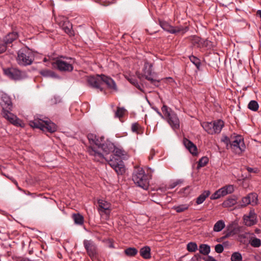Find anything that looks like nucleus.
<instances>
[{
    "label": "nucleus",
    "instance_id": "nucleus-24",
    "mask_svg": "<svg viewBox=\"0 0 261 261\" xmlns=\"http://www.w3.org/2000/svg\"><path fill=\"white\" fill-rule=\"evenodd\" d=\"M105 142L104 141V137H97V138L95 140V141L93 144L92 146L91 147L89 148L88 151L89 152V150H91L92 148L95 149L96 151H99V149L100 148V147L102 146V145Z\"/></svg>",
    "mask_w": 261,
    "mask_h": 261
},
{
    "label": "nucleus",
    "instance_id": "nucleus-35",
    "mask_svg": "<svg viewBox=\"0 0 261 261\" xmlns=\"http://www.w3.org/2000/svg\"><path fill=\"white\" fill-rule=\"evenodd\" d=\"M125 254L128 256H134L137 253L138 250L134 247H129L124 250Z\"/></svg>",
    "mask_w": 261,
    "mask_h": 261
},
{
    "label": "nucleus",
    "instance_id": "nucleus-60",
    "mask_svg": "<svg viewBox=\"0 0 261 261\" xmlns=\"http://www.w3.org/2000/svg\"><path fill=\"white\" fill-rule=\"evenodd\" d=\"M12 181L13 182V183L17 186H18V183L14 179H12V178H10Z\"/></svg>",
    "mask_w": 261,
    "mask_h": 261
},
{
    "label": "nucleus",
    "instance_id": "nucleus-51",
    "mask_svg": "<svg viewBox=\"0 0 261 261\" xmlns=\"http://www.w3.org/2000/svg\"><path fill=\"white\" fill-rule=\"evenodd\" d=\"M246 170L249 173H257L259 172V170L257 168H251L249 167H246Z\"/></svg>",
    "mask_w": 261,
    "mask_h": 261
},
{
    "label": "nucleus",
    "instance_id": "nucleus-49",
    "mask_svg": "<svg viewBox=\"0 0 261 261\" xmlns=\"http://www.w3.org/2000/svg\"><path fill=\"white\" fill-rule=\"evenodd\" d=\"M215 250L217 253H220L223 252L224 247L222 244H219L215 246Z\"/></svg>",
    "mask_w": 261,
    "mask_h": 261
},
{
    "label": "nucleus",
    "instance_id": "nucleus-23",
    "mask_svg": "<svg viewBox=\"0 0 261 261\" xmlns=\"http://www.w3.org/2000/svg\"><path fill=\"white\" fill-rule=\"evenodd\" d=\"M114 148V144L110 142H108L107 143L104 142L99 150H102L107 155L112 152Z\"/></svg>",
    "mask_w": 261,
    "mask_h": 261
},
{
    "label": "nucleus",
    "instance_id": "nucleus-31",
    "mask_svg": "<svg viewBox=\"0 0 261 261\" xmlns=\"http://www.w3.org/2000/svg\"><path fill=\"white\" fill-rule=\"evenodd\" d=\"M190 205L188 204H182L178 205H174L172 207V209L175 210L177 213H182L187 210Z\"/></svg>",
    "mask_w": 261,
    "mask_h": 261
},
{
    "label": "nucleus",
    "instance_id": "nucleus-6",
    "mask_svg": "<svg viewBox=\"0 0 261 261\" xmlns=\"http://www.w3.org/2000/svg\"><path fill=\"white\" fill-rule=\"evenodd\" d=\"M203 129L209 134H219L224 126V122L218 120L211 122H203L201 123Z\"/></svg>",
    "mask_w": 261,
    "mask_h": 261
},
{
    "label": "nucleus",
    "instance_id": "nucleus-44",
    "mask_svg": "<svg viewBox=\"0 0 261 261\" xmlns=\"http://www.w3.org/2000/svg\"><path fill=\"white\" fill-rule=\"evenodd\" d=\"M125 112V110L123 108H118L115 112V116L116 117H122Z\"/></svg>",
    "mask_w": 261,
    "mask_h": 261
},
{
    "label": "nucleus",
    "instance_id": "nucleus-27",
    "mask_svg": "<svg viewBox=\"0 0 261 261\" xmlns=\"http://www.w3.org/2000/svg\"><path fill=\"white\" fill-rule=\"evenodd\" d=\"M237 197L235 196H232L229 197V211L236 208H240V204L238 203Z\"/></svg>",
    "mask_w": 261,
    "mask_h": 261
},
{
    "label": "nucleus",
    "instance_id": "nucleus-63",
    "mask_svg": "<svg viewBox=\"0 0 261 261\" xmlns=\"http://www.w3.org/2000/svg\"><path fill=\"white\" fill-rule=\"evenodd\" d=\"M189 188H190V187H186V188H184V191H186V190H187L189 189Z\"/></svg>",
    "mask_w": 261,
    "mask_h": 261
},
{
    "label": "nucleus",
    "instance_id": "nucleus-5",
    "mask_svg": "<svg viewBox=\"0 0 261 261\" xmlns=\"http://www.w3.org/2000/svg\"><path fill=\"white\" fill-rule=\"evenodd\" d=\"M74 60L71 58L61 57L52 63L54 68L61 72H71L73 69Z\"/></svg>",
    "mask_w": 261,
    "mask_h": 261
},
{
    "label": "nucleus",
    "instance_id": "nucleus-14",
    "mask_svg": "<svg viewBox=\"0 0 261 261\" xmlns=\"http://www.w3.org/2000/svg\"><path fill=\"white\" fill-rule=\"evenodd\" d=\"M0 105L3 111L11 110L12 102L10 97L6 93L0 94Z\"/></svg>",
    "mask_w": 261,
    "mask_h": 261
},
{
    "label": "nucleus",
    "instance_id": "nucleus-45",
    "mask_svg": "<svg viewBox=\"0 0 261 261\" xmlns=\"http://www.w3.org/2000/svg\"><path fill=\"white\" fill-rule=\"evenodd\" d=\"M249 233H245L241 234H240L238 236V240L239 241H240L241 243L243 244H246L247 243V241L246 239L247 238V236Z\"/></svg>",
    "mask_w": 261,
    "mask_h": 261
},
{
    "label": "nucleus",
    "instance_id": "nucleus-48",
    "mask_svg": "<svg viewBox=\"0 0 261 261\" xmlns=\"http://www.w3.org/2000/svg\"><path fill=\"white\" fill-rule=\"evenodd\" d=\"M128 81L131 84L135 85L138 89H141L140 86L139 85L137 79L134 77H130L128 79Z\"/></svg>",
    "mask_w": 261,
    "mask_h": 261
},
{
    "label": "nucleus",
    "instance_id": "nucleus-37",
    "mask_svg": "<svg viewBox=\"0 0 261 261\" xmlns=\"http://www.w3.org/2000/svg\"><path fill=\"white\" fill-rule=\"evenodd\" d=\"M190 60L191 62L195 65L196 68L197 69H199L200 65H201V62L200 60L197 58V57L194 56H190L189 57Z\"/></svg>",
    "mask_w": 261,
    "mask_h": 261
},
{
    "label": "nucleus",
    "instance_id": "nucleus-11",
    "mask_svg": "<svg viewBox=\"0 0 261 261\" xmlns=\"http://www.w3.org/2000/svg\"><path fill=\"white\" fill-rule=\"evenodd\" d=\"M9 110H10L3 111V116L13 125L17 126L23 127L24 125L22 123L21 120L18 118L16 115L11 113Z\"/></svg>",
    "mask_w": 261,
    "mask_h": 261
},
{
    "label": "nucleus",
    "instance_id": "nucleus-61",
    "mask_svg": "<svg viewBox=\"0 0 261 261\" xmlns=\"http://www.w3.org/2000/svg\"><path fill=\"white\" fill-rule=\"evenodd\" d=\"M199 256V254H196V255H195L194 257L192 258V259L194 260L195 258H196V259H198Z\"/></svg>",
    "mask_w": 261,
    "mask_h": 261
},
{
    "label": "nucleus",
    "instance_id": "nucleus-32",
    "mask_svg": "<svg viewBox=\"0 0 261 261\" xmlns=\"http://www.w3.org/2000/svg\"><path fill=\"white\" fill-rule=\"evenodd\" d=\"M225 227V223L223 220H219L214 225L213 230L215 232L221 231Z\"/></svg>",
    "mask_w": 261,
    "mask_h": 261
},
{
    "label": "nucleus",
    "instance_id": "nucleus-64",
    "mask_svg": "<svg viewBox=\"0 0 261 261\" xmlns=\"http://www.w3.org/2000/svg\"><path fill=\"white\" fill-rule=\"evenodd\" d=\"M223 204L224 205H226L227 204V201H225V202L223 203Z\"/></svg>",
    "mask_w": 261,
    "mask_h": 261
},
{
    "label": "nucleus",
    "instance_id": "nucleus-53",
    "mask_svg": "<svg viewBox=\"0 0 261 261\" xmlns=\"http://www.w3.org/2000/svg\"><path fill=\"white\" fill-rule=\"evenodd\" d=\"M139 125L137 123H133L132 125V130L133 132H137L139 128Z\"/></svg>",
    "mask_w": 261,
    "mask_h": 261
},
{
    "label": "nucleus",
    "instance_id": "nucleus-42",
    "mask_svg": "<svg viewBox=\"0 0 261 261\" xmlns=\"http://www.w3.org/2000/svg\"><path fill=\"white\" fill-rule=\"evenodd\" d=\"M242 256L240 253L236 252L232 254L231 261H242Z\"/></svg>",
    "mask_w": 261,
    "mask_h": 261
},
{
    "label": "nucleus",
    "instance_id": "nucleus-15",
    "mask_svg": "<svg viewBox=\"0 0 261 261\" xmlns=\"http://www.w3.org/2000/svg\"><path fill=\"white\" fill-rule=\"evenodd\" d=\"M167 121L171 127V128L175 130L179 128L180 122L177 114L173 112L170 116L166 118Z\"/></svg>",
    "mask_w": 261,
    "mask_h": 261
},
{
    "label": "nucleus",
    "instance_id": "nucleus-58",
    "mask_svg": "<svg viewBox=\"0 0 261 261\" xmlns=\"http://www.w3.org/2000/svg\"><path fill=\"white\" fill-rule=\"evenodd\" d=\"M20 261H33L28 258H23L20 260Z\"/></svg>",
    "mask_w": 261,
    "mask_h": 261
},
{
    "label": "nucleus",
    "instance_id": "nucleus-13",
    "mask_svg": "<svg viewBox=\"0 0 261 261\" xmlns=\"http://www.w3.org/2000/svg\"><path fill=\"white\" fill-rule=\"evenodd\" d=\"M101 75H96L95 76H89L87 77V81L89 85L93 88L99 89L101 91L103 89L101 87Z\"/></svg>",
    "mask_w": 261,
    "mask_h": 261
},
{
    "label": "nucleus",
    "instance_id": "nucleus-54",
    "mask_svg": "<svg viewBox=\"0 0 261 261\" xmlns=\"http://www.w3.org/2000/svg\"><path fill=\"white\" fill-rule=\"evenodd\" d=\"M221 141L224 142L225 144L226 147L228 145V138L226 136H224L222 137L221 139Z\"/></svg>",
    "mask_w": 261,
    "mask_h": 261
},
{
    "label": "nucleus",
    "instance_id": "nucleus-2",
    "mask_svg": "<svg viewBox=\"0 0 261 261\" xmlns=\"http://www.w3.org/2000/svg\"><path fill=\"white\" fill-rule=\"evenodd\" d=\"M29 125L33 128H39L43 131L54 133L57 129L56 124L48 118L44 120L38 117H35L34 120L29 121Z\"/></svg>",
    "mask_w": 261,
    "mask_h": 261
},
{
    "label": "nucleus",
    "instance_id": "nucleus-36",
    "mask_svg": "<svg viewBox=\"0 0 261 261\" xmlns=\"http://www.w3.org/2000/svg\"><path fill=\"white\" fill-rule=\"evenodd\" d=\"M248 108L250 110L255 112L258 110L259 106L256 101L251 100L248 103Z\"/></svg>",
    "mask_w": 261,
    "mask_h": 261
},
{
    "label": "nucleus",
    "instance_id": "nucleus-47",
    "mask_svg": "<svg viewBox=\"0 0 261 261\" xmlns=\"http://www.w3.org/2000/svg\"><path fill=\"white\" fill-rule=\"evenodd\" d=\"M97 137L98 136L93 134H89L88 135L87 138L91 145H93Z\"/></svg>",
    "mask_w": 261,
    "mask_h": 261
},
{
    "label": "nucleus",
    "instance_id": "nucleus-17",
    "mask_svg": "<svg viewBox=\"0 0 261 261\" xmlns=\"http://www.w3.org/2000/svg\"><path fill=\"white\" fill-rule=\"evenodd\" d=\"M244 222L245 224L248 226H252L256 223V215L253 210H251L248 215H244Z\"/></svg>",
    "mask_w": 261,
    "mask_h": 261
},
{
    "label": "nucleus",
    "instance_id": "nucleus-59",
    "mask_svg": "<svg viewBox=\"0 0 261 261\" xmlns=\"http://www.w3.org/2000/svg\"><path fill=\"white\" fill-rule=\"evenodd\" d=\"M178 184L177 182L173 183L172 185H171V188H174L175 187H176Z\"/></svg>",
    "mask_w": 261,
    "mask_h": 261
},
{
    "label": "nucleus",
    "instance_id": "nucleus-9",
    "mask_svg": "<svg viewBox=\"0 0 261 261\" xmlns=\"http://www.w3.org/2000/svg\"><path fill=\"white\" fill-rule=\"evenodd\" d=\"M159 24L161 27L165 31H167L171 34H176L182 32L184 33L187 31V28L184 29L181 27H174L169 24L167 22L165 21H159Z\"/></svg>",
    "mask_w": 261,
    "mask_h": 261
},
{
    "label": "nucleus",
    "instance_id": "nucleus-40",
    "mask_svg": "<svg viewBox=\"0 0 261 261\" xmlns=\"http://www.w3.org/2000/svg\"><path fill=\"white\" fill-rule=\"evenodd\" d=\"M249 243L251 246L255 248H258L261 245L260 240L256 238L251 239Z\"/></svg>",
    "mask_w": 261,
    "mask_h": 261
},
{
    "label": "nucleus",
    "instance_id": "nucleus-62",
    "mask_svg": "<svg viewBox=\"0 0 261 261\" xmlns=\"http://www.w3.org/2000/svg\"><path fill=\"white\" fill-rule=\"evenodd\" d=\"M260 229H257V228H256V229L255 230V233H259V232H260Z\"/></svg>",
    "mask_w": 261,
    "mask_h": 261
},
{
    "label": "nucleus",
    "instance_id": "nucleus-43",
    "mask_svg": "<svg viewBox=\"0 0 261 261\" xmlns=\"http://www.w3.org/2000/svg\"><path fill=\"white\" fill-rule=\"evenodd\" d=\"M202 39L199 37L194 36L192 39V43L194 45H197L198 47H201V42H202Z\"/></svg>",
    "mask_w": 261,
    "mask_h": 261
},
{
    "label": "nucleus",
    "instance_id": "nucleus-50",
    "mask_svg": "<svg viewBox=\"0 0 261 261\" xmlns=\"http://www.w3.org/2000/svg\"><path fill=\"white\" fill-rule=\"evenodd\" d=\"M7 45L4 41H0V54L6 51Z\"/></svg>",
    "mask_w": 261,
    "mask_h": 261
},
{
    "label": "nucleus",
    "instance_id": "nucleus-10",
    "mask_svg": "<svg viewBox=\"0 0 261 261\" xmlns=\"http://www.w3.org/2000/svg\"><path fill=\"white\" fill-rule=\"evenodd\" d=\"M98 205V211L100 215L106 214L109 217L111 211V204L103 199H99L97 201Z\"/></svg>",
    "mask_w": 261,
    "mask_h": 261
},
{
    "label": "nucleus",
    "instance_id": "nucleus-33",
    "mask_svg": "<svg viewBox=\"0 0 261 261\" xmlns=\"http://www.w3.org/2000/svg\"><path fill=\"white\" fill-rule=\"evenodd\" d=\"M199 250L200 253L203 255H207L211 251L210 246L206 244H201L199 246Z\"/></svg>",
    "mask_w": 261,
    "mask_h": 261
},
{
    "label": "nucleus",
    "instance_id": "nucleus-8",
    "mask_svg": "<svg viewBox=\"0 0 261 261\" xmlns=\"http://www.w3.org/2000/svg\"><path fill=\"white\" fill-rule=\"evenodd\" d=\"M84 246L88 255L93 258L97 254V248L96 244L92 240H85L83 241Z\"/></svg>",
    "mask_w": 261,
    "mask_h": 261
},
{
    "label": "nucleus",
    "instance_id": "nucleus-28",
    "mask_svg": "<svg viewBox=\"0 0 261 261\" xmlns=\"http://www.w3.org/2000/svg\"><path fill=\"white\" fill-rule=\"evenodd\" d=\"M150 250L149 246L143 247L140 250V255L145 259H149L151 257Z\"/></svg>",
    "mask_w": 261,
    "mask_h": 261
},
{
    "label": "nucleus",
    "instance_id": "nucleus-16",
    "mask_svg": "<svg viewBox=\"0 0 261 261\" xmlns=\"http://www.w3.org/2000/svg\"><path fill=\"white\" fill-rule=\"evenodd\" d=\"M4 74L10 79L18 80L21 77L20 71L14 68H9L3 69Z\"/></svg>",
    "mask_w": 261,
    "mask_h": 261
},
{
    "label": "nucleus",
    "instance_id": "nucleus-46",
    "mask_svg": "<svg viewBox=\"0 0 261 261\" xmlns=\"http://www.w3.org/2000/svg\"><path fill=\"white\" fill-rule=\"evenodd\" d=\"M240 204V208L246 206L247 205L250 204V201L249 200L248 196L244 197L242 199Z\"/></svg>",
    "mask_w": 261,
    "mask_h": 261
},
{
    "label": "nucleus",
    "instance_id": "nucleus-21",
    "mask_svg": "<svg viewBox=\"0 0 261 261\" xmlns=\"http://www.w3.org/2000/svg\"><path fill=\"white\" fill-rule=\"evenodd\" d=\"M239 219L237 218L234 221L229 224V237L239 233L241 227L238 225Z\"/></svg>",
    "mask_w": 261,
    "mask_h": 261
},
{
    "label": "nucleus",
    "instance_id": "nucleus-3",
    "mask_svg": "<svg viewBox=\"0 0 261 261\" xmlns=\"http://www.w3.org/2000/svg\"><path fill=\"white\" fill-rule=\"evenodd\" d=\"M132 179L138 187L144 190L148 189L149 186V179L142 168H135L132 175Z\"/></svg>",
    "mask_w": 261,
    "mask_h": 261
},
{
    "label": "nucleus",
    "instance_id": "nucleus-18",
    "mask_svg": "<svg viewBox=\"0 0 261 261\" xmlns=\"http://www.w3.org/2000/svg\"><path fill=\"white\" fill-rule=\"evenodd\" d=\"M101 85L105 83L108 87V88L113 90L115 91H117V88L115 81L110 77L101 74Z\"/></svg>",
    "mask_w": 261,
    "mask_h": 261
},
{
    "label": "nucleus",
    "instance_id": "nucleus-55",
    "mask_svg": "<svg viewBox=\"0 0 261 261\" xmlns=\"http://www.w3.org/2000/svg\"><path fill=\"white\" fill-rule=\"evenodd\" d=\"M204 261H216V260L211 256H208L203 258Z\"/></svg>",
    "mask_w": 261,
    "mask_h": 261
},
{
    "label": "nucleus",
    "instance_id": "nucleus-12",
    "mask_svg": "<svg viewBox=\"0 0 261 261\" xmlns=\"http://www.w3.org/2000/svg\"><path fill=\"white\" fill-rule=\"evenodd\" d=\"M151 65L148 63H145L143 69V74L146 79L154 85L158 86L159 82L154 79L152 74Z\"/></svg>",
    "mask_w": 261,
    "mask_h": 261
},
{
    "label": "nucleus",
    "instance_id": "nucleus-26",
    "mask_svg": "<svg viewBox=\"0 0 261 261\" xmlns=\"http://www.w3.org/2000/svg\"><path fill=\"white\" fill-rule=\"evenodd\" d=\"M41 75L46 77H51L54 79H59L60 76L54 71L49 69H43L40 71Z\"/></svg>",
    "mask_w": 261,
    "mask_h": 261
},
{
    "label": "nucleus",
    "instance_id": "nucleus-56",
    "mask_svg": "<svg viewBox=\"0 0 261 261\" xmlns=\"http://www.w3.org/2000/svg\"><path fill=\"white\" fill-rule=\"evenodd\" d=\"M153 110L156 112V113L163 119H164V115L159 111V109L156 108H153Z\"/></svg>",
    "mask_w": 261,
    "mask_h": 261
},
{
    "label": "nucleus",
    "instance_id": "nucleus-7",
    "mask_svg": "<svg viewBox=\"0 0 261 261\" xmlns=\"http://www.w3.org/2000/svg\"><path fill=\"white\" fill-rule=\"evenodd\" d=\"M33 60L32 54L28 50L21 49L17 54V61L19 65L26 66L32 64Z\"/></svg>",
    "mask_w": 261,
    "mask_h": 261
},
{
    "label": "nucleus",
    "instance_id": "nucleus-30",
    "mask_svg": "<svg viewBox=\"0 0 261 261\" xmlns=\"http://www.w3.org/2000/svg\"><path fill=\"white\" fill-rule=\"evenodd\" d=\"M72 218L76 224L81 225L84 223V217L79 213L72 214Z\"/></svg>",
    "mask_w": 261,
    "mask_h": 261
},
{
    "label": "nucleus",
    "instance_id": "nucleus-52",
    "mask_svg": "<svg viewBox=\"0 0 261 261\" xmlns=\"http://www.w3.org/2000/svg\"><path fill=\"white\" fill-rule=\"evenodd\" d=\"M201 47H208L211 46L212 42L208 40H202V42H201Z\"/></svg>",
    "mask_w": 261,
    "mask_h": 261
},
{
    "label": "nucleus",
    "instance_id": "nucleus-38",
    "mask_svg": "<svg viewBox=\"0 0 261 261\" xmlns=\"http://www.w3.org/2000/svg\"><path fill=\"white\" fill-rule=\"evenodd\" d=\"M208 162V158L206 156L202 157L198 161L197 168L205 166Z\"/></svg>",
    "mask_w": 261,
    "mask_h": 261
},
{
    "label": "nucleus",
    "instance_id": "nucleus-39",
    "mask_svg": "<svg viewBox=\"0 0 261 261\" xmlns=\"http://www.w3.org/2000/svg\"><path fill=\"white\" fill-rule=\"evenodd\" d=\"M187 249L188 251L193 252L197 250L198 247L196 243L190 242L187 245Z\"/></svg>",
    "mask_w": 261,
    "mask_h": 261
},
{
    "label": "nucleus",
    "instance_id": "nucleus-41",
    "mask_svg": "<svg viewBox=\"0 0 261 261\" xmlns=\"http://www.w3.org/2000/svg\"><path fill=\"white\" fill-rule=\"evenodd\" d=\"M249 200L250 201V204L253 205L257 203V197L255 193H250L248 195Z\"/></svg>",
    "mask_w": 261,
    "mask_h": 261
},
{
    "label": "nucleus",
    "instance_id": "nucleus-1",
    "mask_svg": "<svg viewBox=\"0 0 261 261\" xmlns=\"http://www.w3.org/2000/svg\"><path fill=\"white\" fill-rule=\"evenodd\" d=\"M112 152L113 154L109 157H105L103 154L94 148L89 150V154L94 156V160L101 162L105 159L118 174H122L125 172V167L122 159L125 158V152L124 150L117 148L114 145Z\"/></svg>",
    "mask_w": 261,
    "mask_h": 261
},
{
    "label": "nucleus",
    "instance_id": "nucleus-25",
    "mask_svg": "<svg viewBox=\"0 0 261 261\" xmlns=\"http://www.w3.org/2000/svg\"><path fill=\"white\" fill-rule=\"evenodd\" d=\"M65 20H64L63 24H62V29L64 31V32L69 35H73V31H72V24L66 19L65 18Z\"/></svg>",
    "mask_w": 261,
    "mask_h": 261
},
{
    "label": "nucleus",
    "instance_id": "nucleus-57",
    "mask_svg": "<svg viewBox=\"0 0 261 261\" xmlns=\"http://www.w3.org/2000/svg\"><path fill=\"white\" fill-rule=\"evenodd\" d=\"M234 191V188L233 186L229 185V193H231Z\"/></svg>",
    "mask_w": 261,
    "mask_h": 261
},
{
    "label": "nucleus",
    "instance_id": "nucleus-4",
    "mask_svg": "<svg viewBox=\"0 0 261 261\" xmlns=\"http://www.w3.org/2000/svg\"><path fill=\"white\" fill-rule=\"evenodd\" d=\"M229 146L231 152L237 155H241L246 149L244 138L241 135L231 136L229 138Z\"/></svg>",
    "mask_w": 261,
    "mask_h": 261
},
{
    "label": "nucleus",
    "instance_id": "nucleus-29",
    "mask_svg": "<svg viewBox=\"0 0 261 261\" xmlns=\"http://www.w3.org/2000/svg\"><path fill=\"white\" fill-rule=\"evenodd\" d=\"M210 195V191H204L201 194H200L196 199V202L197 204L202 203L205 199Z\"/></svg>",
    "mask_w": 261,
    "mask_h": 261
},
{
    "label": "nucleus",
    "instance_id": "nucleus-20",
    "mask_svg": "<svg viewBox=\"0 0 261 261\" xmlns=\"http://www.w3.org/2000/svg\"><path fill=\"white\" fill-rule=\"evenodd\" d=\"M183 143L186 148L192 155L196 156L198 154L197 146L192 142L187 139H184Z\"/></svg>",
    "mask_w": 261,
    "mask_h": 261
},
{
    "label": "nucleus",
    "instance_id": "nucleus-34",
    "mask_svg": "<svg viewBox=\"0 0 261 261\" xmlns=\"http://www.w3.org/2000/svg\"><path fill=\"white\" fill-rule=\"evenodd\" d=\"M164 116L167 118L168 117L170 116L174 112L171 110V108L167 107L166 105H164L161 108Z\"/></svg>",
    "mask_w": 261,
    "mask_h": 261
},
{
    "label": "nucleus",
    "instance_id": "nucleus-19",
    "mask_svg": "<svg viewBox=\"0 0 261 261\" xmlns=\"http://www.w3.org/2000/svg\"><path fill=\"white\" fill-rule=\"evenodd\" d=\"M228 193V186H225L216 191L211 196V199L215 200L219 199L226 195Z\"/></svg>",
    "mask_w": 261,
    "mask_h": 261
},
{
    "label": "nucleus",
    "instance_id": "nucleus-22",
    "mask_svg": "<svg viewBox=\"0 0 261 261\" xmlns=\"http://www.w3.org/2000/svg\"><path fill=\"white\" fill-rule=\"evenodd\" d=\"M18 37V33L15 32L7 34L4 38V42L8 45L16 40Z\"/></svg>",
    "mask_w": 261,
    "mask_h": 261
}]
</instances>
